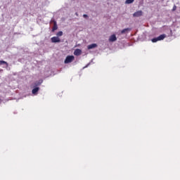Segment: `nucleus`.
I'll return each instance as SVG.
<instances>
[{"mask_svg": "<svg viewBox=\"0 0 180 180\" xmlns=\"http://www.w3.org/2000/svg\"><path fill=\"white\" fill-rule=\"evenodd\" d=\"M41 84V82L40 83H38L37 85H40Z\"/></svg>", "mask_w": 180, "mask_h": 180, "instance_id": "dca6fc26", "label": "nucleus"}, {"mask_svg": "<svg viewBox=\"0 0 180 180\" xmlns=\"http://www.w3.org/2000/svg\"><path fill=\"white\" fill-rule=\"evenodd\" d=\"M98 47V45L96 44H91L87 46L88 50H91V49H95Z\"/></svg>", "mask_w": 180, "mask_h": 180, "instance_id": "0eeeda50", "label": "nucleus"}, {"mask_svg": "<svg viewBox=\"0 0 180 180\" xmlns=\"http://www.w3.org/2000/svg\"><path fill=\"white\" fill-rule=\"evenodd\" d=\"M82 53V51L79 49H77L74 51L75 56H81Z\"/></svg>", "mask_w": 180, "mask_h": 180, "instance_id": "39448f33", "label": "nucleus"}, {"mask_svg": "<svg viewBox=\"0 0 180 180\" xmlns=\"http://www.w3.org/2000/svg\"><path fill=\"white\" fill-rule=\"evenodd\" d=\"M39 89H40V88H39V87H35L34 89H32V94L33 95H36V94L39 92Z\"/></svg>", "mask_w": 180, "mask_h": 180, "instance_id": "6e6552de", "label": "nucleus"}, {"mask_svg": "<svg viewBox=\"0 0 180 180\" xmlns=\"http://www.w3.org/2000/svg\"><path fill=\"white\" fill-rule=\"evenodd\" d=\"M58 29V27L57 26V22H54L53 27L52 28V32H56Z\"/></svg>", "mask_w": 180, "mask_h": 180, "instance_id": "9d476101", "label": "nucleus"}, {"mask_svg": "<svg viewBox=\"0 0 180 180\" xmlns=\"http://www.w3.org/2000/svg\"><path fill=\"white\" fill-rule=\"evenodd\" d=\"M3 64H6V65L8 67V63L4 60H0V65H2Z\"/></svg>", "mask_w": 180, "mask_h": 180, "instance_id": "9b49d317", "label": "nucleus"}, {"mask_svg": "<svg viewBox=\"0 0 180 180\" xmlns=\"http://www.w3.org/2000/svg\"><path fill=\"white\" fill-rule=\"evenodd\" d=\"M83 17H84V18H87V17H88V15L84 14V15H83Z\"/></svg>", "mask_w": 180, "mask_h": 180, "instance_id": "2eb2a0df", "label": "nucleus"}, {"mask_svg": "<svg viewBox=\"0 0 180 180\" xmlns=\"http://www.w3.org/2000/svg\"><path fill=\"white\" fill-rule=\"evenodd\" d=\"M131 31V28H125L121 31L122 34H124V33H127L128 32Z\"/></svg>", "mask_w": 180, "mask_h": 180, "instance_id": "1a4fd4ad", "label": "nucleus"}, {"mask_svg": "<svg viewBox=\"0 0 180 180\" xmlns=\"http://www.w3.org/2000/svg\"><path fill=\"white\" fill-rule=\"evenodd\" d=\"M57 36L58 37H61V36H63V31H60V32H58V33H57Z\"/></svg>", "mask_w": 180, "mask_h": 180, "instance_id": "ddd939ff", "label": "nucleus"}, {"mask_svg": "<svg viewBox=\"0 0 180 180\" xmlns=\"http://www.w3.org/2000/svg\"><path fill=\"white\" fill-rule=\"evenodd\" d=\"M172 11V12H175V11H176V6L175 5L173 6V8Z\"/></svg>", "mask_w": 180, "mask_h": 180, "instance_id": "4468645a", "label": "nucleus"}, {"mask_svg": "<svg viewBox=\"0 0 180 180\" xmlns=\"http://www.w3.org/2000/svg\"><path fill=\"white\" fill-rule=\"evenodd\" d=\"M75 59L74 56H68L64 61L65 64H70V63H72L73 60Z\"/></svg>", "mask_w": 180, "mask_h": 180, "instance_id": "f03ea898", "label": "nucleus"}, {"mask_svg": "<svg viewBox=\"0 0 180 180\" xmlns=\"http://www.w3.org/2000/svg\"><path fill=\"white\" fill-rule=\"evenodd\" d=\"M52 43H60V40L58 37H53L51 39Z\"/></svg>", "mask_w": 180, "mask_h": 180, "instance_id": "20e7f679", "label": "nucleus"}, {"mask_svg": "<svg viewBox=\"0 0 180 180\" xmlns=\"http://www.w3.org/2000/svg\"><path fill=\"white\" fill-rule=\"evenodd\" d=\"M117 40V38L116 37L115 34H112L109 38V41H116Z\"/></svg>", "mask_w": 180, "mask_h": 180, "instance_id": "423d86ee", "label": "nucleus"}, {"mask_svg": "<svg viewBox=\"0 0 180 180\" xmlns=\"http://www.w3.org/2000/svg\"><path fill=\"white\" fill-rule=\"evenodd\" d=\"M134 0H126L125 4H133Z\"/></svg>", "mask_w": 180, "mask_h": 180, "instance_id": "f8f14e48", "label": "nucleus"}, {"mask_svg": "<svg viewBox=\"0 0 180 180\" xmlns=\"http://www.w3.org/2000/svg\"><path fill=\"white\" fill-rule=\"evenodd\" d=\"M167 37V35L165 34H162L160 35L159 37L156 38L152 39V42L153 43H157V41H160L161 40H164Z\"/></svg>", "mask_w": 180, "mask_h": 180, "instance_id": "f257e3e1", "label": "nucleus"}, {"mask_svg": "<svg viewBox=\"0 0 180 180\" xmlns=\"http://www.w3.org/2000/svg\"><path fill=\"white\" fill-rule=\"evenodd\" d=\"M142 15H143V11H136L133 14V16L134 18H139Z\"/></svg>", "mask_w": 180, "mask_h": 180, "instance_id": "7ed1b4c3", "label": "nucleus"}]
</instances>
